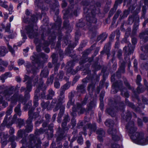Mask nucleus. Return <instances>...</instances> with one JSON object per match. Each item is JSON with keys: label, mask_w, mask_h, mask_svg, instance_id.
<instances>
[{"label": "nucleus", "mask_w": 148, "mask_h": 148, "mask_svg": "<svg viewBox=\"0 0 148 148\" xmlns=\"http://www.w3.org/2000/svg\"><path fill=\"white\" fill-rule=\"evenodd\" d=\"M34 25L33 23H30L25 27L26 33L30 38H34L37 33L34 30Z\"/></svg>", "instance_id": "4"}, {"label": "nucleus", "mask_w": 148, "mask_h": 148, "mask_svg": "<svg viewBox=\"0 0 148 148\" xmlns=\"http://www.w3.org/2000/svg\"><path fill=\"white\" fill-rule=\"evenodd\" d=\"M85 25V23L82 20L79 19L78 22L76 23V27L78 28L83 27Z\"/></svg>", "instance_id": "36"}, {"label": "nucleus", "mask_w": 148, "mask_h": 148, "mask_svg": "<svg viewBox=\"0 0 148 148\" xmlns=\"http://www.w3.org/2000/svg\"><path fill=\"white\" fill-rule=\"evenodd\" d=\"M32 57L33 59V61L35 63L38 64V67H40L43 65L42 61L39 58L38 55H35L34 56H33Z\"/></svg>", "instance_id": "17"}, {"label": "nucleus", "mask_w": 148, "mask_h": 148, "mask_svg": "<svg viewBox=\"0 0 148 148\" xmlns=\"http://www.w3.org/2000/svg\"><path fill=\"white\" fill-rule=\"evenodd\" d=\"M74 97V94L71 93L70 95L69 96V101L68 102L66 107L68 108H70L71 106H73L74 105V101H72Z\"/></svg>", "instance_id": "22"}, {"label": "nucleus", "mask_w": 148, "mask_h": 148, "mask_svg": "<svg viewBox=\"0 0 148 148\" xmlns=\"http://www.w3.org/2000/svg\"><path fill=\"white\" fill-rule=\"evenodd\" d=\"M59 6L58 1L57 0H55V2L53 3L51 5V9L53 12H55L56 9L58 8Z\"/></svg>", "instance_id": "30"}, {"label": "nucleus", "mask_w": 148, "mask_h": 148, "mask_svg": "<svg viewBox=\"0 0 148 148\" xmlns=\"http://www.w3.org/2000/svg\"><path fill=\"white\" fill-rule=\"evenodd\" d=\"M112 87L114 90V93H116L120 90L121 92V95H123V91L124 90H126V88L123 86V82L121 80H116L113 82Z\"/></svg>", "instance_id": "3"}, {"label": "nucleus", "mask_w": 148, "mask_h": 148, "mask_svg": "<svg viewBox=\"0 0 148 148\" xmlns=\"http://www.w3.org/2000/svg\"><path fill=\"white\" fill-rule=\"evenodd\" d=\"M95 105V102L93 101H90L88 105V108L87 110L89 111L92 110L93 107Z\"/></svg>", "instance_id": "46"}, {"label": "nucleus", "mask_w": 148, "mask_h": 148, "mask_svg": "<svg viewBox=\"0 0 148 148\" xmlns=\"http://www.w3.org/2000/svg\"><path fill=\"white\" fill-rule=\"evenodd\" d=\"M91 65V64L87 63L85 65H84V64L79 65V66L81 71H84L85 69H90Z\"/></svg>", "instance_id": "38"}, {"label": "nucleus", "mask_w": 148, "mask_h": 148, "mask_svg": "<svg viewBox=\"0 0 148 148\" xmlns=\"http://www.w3.org/2000/svg\"><path fill=\"white\" fill-rule=\"evenodd\" d=\"M55 52L57 53L58 54V53L59 54L60 60H61L63 59L64 58V54L63 51L62 50L60 49V50H59L57 51H55Z\"/></svg>", "instance_id": "57"}, {"label": "nucleus", "mask_w": 148, "mask_h": 148, "mask_svg": "<svg viewBox=\"0 0 148 148\" xmlns=\"http://www.w3.org/2000/svg\"><path fill=\"white\" fill-rule=\"evenodd\" d=\"M145 90H146V87L145 88L144 86H143L142 84L138 85L136 88L137 91L138 93L143 92Z\"/></svg>", "instance_id": "41"}, {"label": "nucleus", "mask_w": 148, "mask_h": 148, "mask_svg": "<svg viewBox=\"0 0 148 148\" xmlns=\"http://www.w3.org/2000/svg\"><path fill=\"white\" fill-rule=\"evenodd\" d=\"M142 80V78L141 75H138L137 76L136 79V83L138 86L141 84L140 82Z\"/></svg>", "instance_id": "61"}, {"label": "nucleus", "mask_w": 148, "mask_h": 148, "mask_svg": "<svg viewBox=\"0 0 148 148\" xmlns=\"http://www.w3.org/2000/svg\"><path fill=\"white\" fill-rule=\"evenodd\" d=\"M26 92H30L32 89V82L28 81H27L26 83Z\"/></svg>", "instance_id": "37"}, {"label": "nucleus", "mask_w": 148, "mask_h": 148, "mask_svg": "<svg viewBox=\"0 0 148 148\" xmlns=\"http://www.w3.org/2000/svg\"><path fill=\"white\" fill-rule=\"evenodd\" d=\"M8 2L6 1H4L3 2L2 1L0 3V6L7 10L8 8V5L6 4Z\"/></svg>", "instance_id": "58"}, {"label": "nucleus", "mask_w": 148, "mask_h": 148, "mask_svg": "<svg viewBox=\"0 0 148 148\" xmlns=\"http://www.w3.org/2000/svg\"><path fill=\"white\" fill-rule=\"evenodd\" d=\"M92 67L96 71H98L101 69V66L98 64V61H95L92 64Z\"/></svg>", "instance_id": "34"}, {"label": "nucleus", "mask_w": 148, "mask_h": 148, "mask_svg": "<svg viewBox=\"0 0 148 148\" xmlns=\"http://www.w3.org/2000/svg\"><path fill=\"white\" fill-rule=\"evenodd\" d=\"M38 76H36L34 78L33 82V86H35L38 85L40 84V82H43L42 79L41 78H39L38 79Z\"/></svg>", "instance_id": "25"}, {"label": "nucleus", "mask_w": 148, "mask_h": 148, "mask_svg": "<svg viewBox=\"0 0 148 148\" xmlns=\"http://www.w3.org/2000/svg\"><path fill=\"white\" fill-rule=\"evenodd\" d=\"M44 130L42 128H40L39 129H36L35 131L34 134L36 135H39L44 133Z\"/></svg>", "instance_id": "48"}, {"label": "nucleus", "mask_w": 148, "mask_h": 148, "mask_svg": "<svg viewBox=\"0 0 148 148\" xmlns=\"http://www.w3.org/2000/svg\"><path fill=\"white\" fill-rule=\"evenodd\" d=\"M111 49V43L109 42L107 44L105 45L103 50L100 52L101 54L103 55L106 53L107 55V58L108 59L110 55V52Z\"/></svg>", "instance_id": "7"}, {"label": "nucleus", "mask_w": 148, "mask_h": 148, "mask_svg": "<svg viewBox=\"0 0 148 148\" xmlns=\"http://www.w3.org/2000/svg\"><path fill=\"white\" fill-rule=\"evenodd\" d=\"M106 112L111 116H114L115 115L114 108L112 106V104L107 108Z\"/></svg>", "instance_id": "19"}, {"label": "nucleus", "mask_w": 148, "mask_h": 148, "mask_svg": "<svg viewBox=\"0 0 148 148\" xmlns=\"http://www.w3.org/2000/svg\"><path fill=\"white\" fill-rule=\"evenodd\" d=\"M31 72L34 75H36L38 70V68L35 65H33L30 68Z\"/></svg>", "instance_id": "45"}, {"label": "nucleus", "mask_w": 148, "mask_h": 148, "mask_svg": "<svg viewBox=\"0 0 148 148\" xmlns=\"http://www.w3.org/2000/svg\"><path fill=\"white\" fill-rule=\"evenodd\" d=\"M130 34V33H128L127 34V32H126L125 34V36L122 39L121 42L122 43H127L128 45V47H129V46H131V44L129 41H128L127 40V38L128 37L129 35Z\"/></svg>", "instance_id": "32"}, {"label": "nucleus", "mask_w": 148, "mask_h": 148, "mask_svg": "<svg viewBox=\"0 0 148 148\" xmlns=\"http://www.w3.org/2000/svg\"><path fill=\"white\" fill-rule=\"evenodd\" d=\"M8 52L5 47H0V57L5 56Z\"/></svg>", "instance_id": "40"}, {"label": "nucleus", "mask_w": 148, "mask_h": 148, "mask_svg": "<svg viewBox=\"0 0 148 148\" xmlns=\"http://www.w3.org/2000/svg\"><path fill=\"white\" fill-rule=\"evenodd\" d=\"M76 46V44L71 42L68 45V46L65 50L66 53L67 54H70L71 53L72 51Z\"/></svg>", "instance_id": "18"}, {"label": "nucleus", "mask_w": 148, "mask_h": 148, "mask_svg": "<svg viewBox=\"0 0 148 148\" xmlns=\"http://www.w3.org/2000/svg\"><path fill=\"white\" fill-rule=\"evenodd\" d=\"M132 117V115L130 112H127L125 116V120L126 122L130 121Z\"/></svg>", "instance_id": "51"}, {"label": "nucleus", "mask_w": 148, "mask_h": 148, "mask_svg": "<svg viewBox=\"0 0 148 148\" xmlns=\"http://www.w3.org/2000/svg\"><path fill=\"white\" fill-rule=\"evenodd\" d=\"M107 36V35L106 34V33L103 32L98 36L97 39V41L98 42L101 40V42H102L106 39Z\"/></svg>", "instance_id": "26"}, {"label": "nucleus", "mask_w": 148, "mask_h": 148, "mask_svg": "<svg viewBox=\"0 0 148 148\" xmlns=\"http://www.w3.org/2000/svg\"><path fill=\"white\" fill-rule=\"evenodd\" d=\"M96 134L98 135L97 136L98 140L100 142H103V137L104 136L105 134L104 131L102 128H100L97 131Z\"/></svg>", "instance_id": "13"}, {"label": "nucleus", "mask_w": 148, "mask_h": 148, "mask_svg": "<svg viewBox=\"0 0 148 148\" xmlns=\"http://www.w3.org/2000/svg\"><path fill=\"white\" fill-rule=\"evenodd\" d=\"M38 99L39 97L37 95L34 96L33 100L34 106L35 108L38 106Z\"/></svg>", "instance_id": "52"}, {"label": "nucleus", "mask_w": 148, "mask_h": 148, "mask_svg": "<svg viewBox=\"0 0 148 148\" xmlns=\"http://www.w3.org/2000/svg\"><path fill=\"white\" fill-rule=\"evenodd\" d=\"M67 130L61 128L60 127H58V131H57L58 136L56 139L57 142L60 141L63 139L64 137V134L65 132Z\"/></svg>", "instance_id": "8"}, {"label": "nucleus", "mask_w": 148, "mask_h": 148, "mask_svg": "<svg viewBox=\"0 0 148 148\" xmlns=\"http://www.w3.org/2000/svg\"><path fill=\"white\" fill-rule=\"evenodd\" d=\"M17 86H16L15 88L14 86H12L5 89L2 92V94L5 96H10L13 93V92L15 91L16 89Z\"/></svg>", "instance_id": "12"}, {"label": "nucleus", "mask_w": 148, "mask_h": 148, "mask_svg": "<svg viewBox=\"0 0 148 148\" xmlns=\"http://www.w3.org/2000/svg\"><path fill=\"white\" fill-rule=\"evenodd\" d=\"M3 138L1 139V147L2 148L5 147L8 142V141L7 140V138L6 137L5 134H3Z\"/></svg>", "instance_id": "33"}, {"label": "nucleus", "mask_w": 148, "mask_h": 148, "mask_svg": "<svg viewBox=\"0 0 148 148\" xmlns=\"http://www.w3.org/2000/svg\"><path fill=\"white\" fill-rule=\"evenodd\" d=\"M91 8L90 13L89 12L87 14L86 16V19L87 21V25L90 27L89 30L91 32L93 31L94 29H95L96 26L91 27L92 23L96 24L97 21V19L96 17V15L100 12V9L97 8L95 6H92L90 7Z\"/></svg>", "instance_id": "1"}, {"label": "nucleus", "mask_w": 148, "mask_h": 148, "mask_svg": "<svg viewBox=\"0 0 148 148\" xmlns=\"http://www.w3.org/2000/svg\"><path fill=\"white\" fill-rule=\"evenodd\" d=\"M49 71L47 68H45L42 70L40 74V76L43 78H47L48 76Z\"/></svg>", "instance_id": "23"}, {"label": "nucleus", "mask_w": 148, "mask_h": 148, "mask_svg": "<svg viewBox=\"0 0 148 148\" xmlns=\"http://www.w3.org/2000/svg\"><path fill=\"white\" fill-rule=\"evenodd\" d=\"M56 105L55 106V108L53 109V110H55V111H57L59 109H60V110L61 111H64L65 110V107L62 104L60 105H58V108H56Z\"/></svg>", "instance_id": "59"}, {"label": "nucleus", "mask_w": 148, "mask_h": 148, "mask_svg": "<svg viewBox=\"0 0 148 148\" xmlns=\"http://www.w3.org/2000/svg\"><path fill=\"white\" fill-rule=\"evenodd\" d=\"M136 135L133 138V139H132L135 143L140 145L143 139L144 138V134L142 132H136Z\"/></svg>", "instance_id": "6"}, {"label": "nucleus", "mask_w": 148, "mask_h": 148, "mask_svg": "<svg viewBox=\"0 0 148 148\" xmlns=\"http://www.w3.org/2000/svg\"><path fill=\"white\" fill-rule=\"evenodd\" d=\"M12 76V75L11 73L10 72H6L4 74H2L1 76H0V80L2 81V83L4 82L5 80L8 77H11Z\"/></svg>", "instance_id": "24"}, {"label": "nucleus", "mask_w": 148, "mask_h": 148, "mask_svg": "<svg viewBox=\"0 0 148 148\" xmlns=\"http://www.w3.org/2000/svg\"><path fill=\"white\" fill-rule=\"evenodd\" d=\"M77 89L78 91L82 94H84L86 92L85 86L84 84H82L78 85L77 87Z\"/></svg>", "instance_id": "31"}, {"label": "nucleus", "mask_w": 148, "mask_h": 148, "mask_svg": "<svg viewBox=\"0 0 148 148\" xmlns=\"http://www.w3.org/2000/svg\"><path fill=\"white\" fill-rule=\"evenodd\" d=\"M131 126H134V122L133 121L130 120L128 121L125 127L126 129H127L129 127Z\"/></svg>", "instance_id": "62"}, {"label": "nucleus", "mask_w": 148, "mask_h": 148, "mask_svg": "<svg viewBox=\"0 0 148 148\" xmlns=\"http://www.w3.org/2000/svg\"><path fill=\"white\" fill-rule=\"evenodd\" d=\"M70 12V11L69 9H66L62 11V12L63 13V17L64 18H69V15Z\"/></svg>", "instance_id": "56"}, {"label": "nucleus", "mask_w": 148, "mask_h": 148, "mask_svg": "<svg viewBox=\"0 0 148 148\" xmlns=\"http://www.w3.org/2000/svg\"><path fill=\"white\" fill-rule=\"evenodd\" d=\"M128 20L130 21H132V22L134 23L133 26L138 27L139 18L138 17L133 15L130 16L128 17Z\"/></svg>", "instance_id": "14"}, {"label": "nucleus", "mask_w": 148, "mask_h": 148, "mask_svg": "<svg viewBox=\"0 0 148 148\" xmlns=\"http://www.w3.org/2000/svg\"><path fill=\"white\" fill-rule=\"evenodd\" d=\"M57 35L58 36L57 41L61 42L63 36L62 31L60 29H58Z\"/></svg>", "instance_id": "54"}, {"label": "nucleus", "mask_w": 148, "mask_h": 148, "mask_svg": "<svg viewBox=\"0 0 148 148\" xmlns=\"http://www.w3.org/2000/svg\"><path fill=\"white\" fill-rule=\"evenodd\" d=\"M82 2L84 5L86 6V7L84 8V14H86V16L87 14L89 13V12L90 13L91 12V8H90L91 6L93 5L95 6L96 7L95 5H90L88 8L87 7V6L90 5V2L87 0L84 1H82Z\"/></svg>", "instance_id": "10"}, {"label": "nucleus", "mask_w": 148, "mask_h": 148, "mask_svg": "<svg viewBox=\"0 0 148 148\" xmlns=\"http://www.w3.org/2000/svg\"><path fill=\"white\" fill-rule=\"evenodd\" d=\"M0 65H2L5 67H7L8 64V61L3 60L1 58H0Z\"/></svg>", "instance_id": "63"}, {"label": "nucleus", "mask_w": 148, "mask_h": 148, "mask_svg": "<svg viewBox=\"0 0 148 148\" xmlns=\"http://www.w3.org/2000/svg\"><path fill=\"white\" fill-rule=\"evenodd\" d=\"M87 125L88 128H89L91 130L94 132H95L97 130V126L96 123H94L92 124L91 123H88Z\"/></svg>", "instance_id": "35"}, {"label": "nucleus", "mask_w": 148, "mask_h": 148, "mask_svg": "<svg viewBox=\"0 0 148 148\" xmlns=\"http://www.w3.org/2000/svg\"><path fill=\"white\" fill-rule=\"evenodd\" d=\"M123 1V0H116L115 1L113 6V8L115 9V11L117 10L118 5L122 3Z\"/></svg>", "instance_id": "50"}, {"label": "nucleus", "mask_w": 148, "mask_h": 148, "mask_svg": "<svg viewBox=\"0 0 148 148\" xmlns=\"http://www.w3.org/2000/svg\"><path fill=\"white\" fill-rule=\"evenodd\" d=\"M147 144H148V136L146 138H144L140 145H145Z\"/></svg>", "instance_id": "64"}, {"label": "nucleus", "mask_w": 148, "mask_h": 148, "mask_svg": "<svg viewBox=\"0 0 148 148\" xmlns=\"http://www.w3.org/2000/svg\"><path fill=\"white\" fill-rule=\"evenodd\" d=\"M16 122L18 123V126L19 128H20L22 126L24 125L23 119H22L21 118H18Z\"/></svg>", "instance_id": "43"}, {"label": "nucleus", "mask_w": 148, "mask_h": 148, "mask_svg": "<svg viewBox=\"0 0 148 148\" xmlns=\"http://www.w3.org/2000/svg\"><path fill=\"white\" fill-rule=\"evenodd\" d=\"M117 132L116 129H108L107 130L108 133L109 135H111L112 140L114 142L118 141L121 139L120 137L117 134Z\"/></svg>", "instance_id": "5"}, {"label": "nucleus", "mask_w": 148, "mask_h": 148, "mask_svg": "<svg viewBox=\"0 0 148 148\" xmlns=\"http://www.w3.org/2000/svg\"><path fill=\"white\" fill-rule=\"evenodd\" d=\"M104 124L106 127H109L108 129H114L113 128L114 124V122L112 119H106Z\"/></svg>", "instance_id": "16"}, {"label": "nucleus", "mask_w": 148, "mask_h": 148, "mask_svg": "<svg viewBox=\"0 0 148 148\" xmlns=\"http://www.w3.org/2000/svg\"><path fill=\"white\" fill-rule=\"evenodd\" d=\"M49 104L50 102L49 101H48L46 102L43 101L41 103V105L42 108L45 110L49 106Z\"/></svg>", "instance_id": "55"}, {"label": "nucleus", "mask_w": 148, "mask_h": 148, "mask_svg": "<svg viewBox=\"0 0 148 148\" xmlns=\"http://www.w3.org/2000/svg\"><path fill=\"white\" fill-rule=\"evenodd\" d=\"M44 82H40V84L36 86L37 88L35 91L34 96L37 95L39 97V95L41 90L43 89Z\"/></svg>", "instance_id": "21"}, {"label": "nucleus", "mask_w": 148, "mask_h": 148, "mask_svg": "<svg viewBox=\"0 0 148 148\" xmlns=\"http://www.w3.org/2000/svg\"><path fill=\"white\" fill-rule=\"evenodd\" d=\"M125 63L123 62H122L118 68V70L121 72L122 73H125Z\"/></svg>", "instance_id": "42"}, {"label": "nucleus", "mask_w": 148, "mask_h": 148, "mask_svg": "<svg viewBox=\"0 0 148 148\" xmlns=\"http://www.w3.org/2000/svg\"><path fill=\"white\" fill-rule=\"evenodd\" d=\"M63 27L66 30V33H70L72 32L69 22L68 20H65L64 21L63 23Z\"/></svg>", "instance_id": "15"}, {"label": "nucleus", "mask_w": 148, "mask_h": 148, "mask_svg": "<svg viewBox=\"0 0 148 148\" xmlns=\"http://www.w3.org/2000/svg\"><path fill=\"white\" fill-rule=\"evenodd\" d=\"M28 134L26 133L24 129H20L17 132V136L19 138H22L23 136L27 137Z\"/></svg>", "instance_id": "29"}, {"label": "nucleus", "mask_w": 148, "mask_h": 148, "mask_svg": "<svg viewBox=\"0 0 148 148\" xmlns=\"http://www.w3.org/2000/svg\"><path fill=\"white\" fill-rule=\"evenodd\" d=\"M49 42H54L56 39V36L55 34L52 33L49 36Z\"/></svg>", "instance_id": "53"}, {"label": "nucleus", "mask_w": 148, "mask_h": 148, "mask_svg": "<svg viewBox=\"0 0 148 148\" xmlns=\"http://www.w3.org/2000/svg\"><path fill=\"white\" fill-rule=\"evenodd\" d=\"M54 20L55 21V23H54L52 24V29H56L58 28V29H60L62 23L61 18L57 17V19Z\"/></svg>", "instance_id": "11"}, {"label": "nucleus", "mask_w": 148, "mask_h": 148, "mask_svg": "<svg viewBox=\"0 0 148 148\" xmlns=\"http://www.w3.org/2000/svg\"><path fill=\"white\" fill-rule=\"evenodd\" d=\"M94 47V45H92L89 48L84 50L82 53V56L79 59V65L84 64L88 62V63L91 64V65L92 62L94 60V57L92 56L91 57H88V55L93 50Z\"/></svg>", "instance_id": "2"}, {"label": "nucleus", "mask_w": 148, "mask_h": 148, "mask_svg": "<svg viewBox=\"0 0 148 148\" xmlns=\"http://www.w3.org/2000/svg\"><path fill=\"white\" fill-rule=\"evenodd\" d=\"M18 95L17 94H14L11 98V99L12 101L13 102H16L17 101L18 98Z\"/></svg>", "instance_id": "60"}, {"label": "nucleus", "mask_w": 148, "mask_h": 148, "mask_svg": "<svg viewBox=\"0 0 148 148\" xmlns=\"http://www.w3.org/2000/svg\"><path fill=\"white\" fill-rule=\"evenodd\" d=\"M129 130V134H131V135L130 136L131 139H133V138L134 137V134L136 133L137 130V129L135 126H131L129 127L127 129Z\"/></svg>", "instance_id": "20"}, {"label": "nucleus", "mask_w": 148, "mask_h": 148, "mask_svg": "<svg viewBox=\"0 0 148 148\" xmlns=\"http://www.w3.org/2000/svg\"><path fill=\"white\" fill-rule=\"evenodd\" d=\"M46 88L45 89L42 90V92H41L40 94L39 95V99H45L46 95Z\"/></svg>", "instance_id": "47"}, {"label": "nucleus", "mask_w": 148, "mask_h": 148, "mask_svg": "<svg viewBox=\"0 0 148 148\" xmlns=\"http://www.w3.org/2000/svg\"><path fill=\"white\" fill-rule=\"evenodd\" d=\"M64 97L59 96L58 97L57 102L56 104V108H58V105H61L62 104V103H63V101L64 99Z\"/></svg>", "instance_id": "49"}, {"label": "nucleus", "mask_w": 148, "mask_h": 148, "mask_svg": "<svg viewBox=\"0 0 148 148\" xmlns=\"http://www.w3.org/2000/svg\"><path fill=\"white\" fill-rule=\"evenodd\" d=\"M42 14L40 13H36L35 14H33L31 16L30 21L31 23H33V25L36 24L38 22V18H41Z\"/></svg>", "instance_id": "9"}, {"label": "nucleus", "mask_w": 148, "mask_h": 148, "mask_svg": "<svg viewBox=\"0 0 148 148\" xmlns=\"http://www.w3.org/2000/svg\"><path fill=\"white\" fill-rule=\"evenodd\" d=\"M119 111L122 112L124 111L125 108V105L123 101L120 102L119 103Z\"/></svg>", "instance_id": "44"}, {"label": "nucleus", "mask_w": 148, "mask_h": 148, "mask_svg": "<svg viewBox=\"0 0 148 148\" xmlns=\"http://www.w3.org/2000/svg\"><path fill=\"white\" fill-rule=\"evenodd\" d=\"M25 128L24 130L26 133L31 132L33 129V125H26L25 127Z\"/></svg>", "instance_id": "39"}, {"label": "nucleus", "mask_w": 148, "mask_h": 148, "mask_svg": "<svg viewBox=\"0 0 148 148\" xmlns=\"http://www.w3.org/2000/svg\"><path fill=\"white\" fill-rule=\"evenodd\" d=\"M125 102L126 105L129 107L133 109H135L136 111L138 110V108L136 107L135 106L133 103L130 102L127 99L125 98Z\"/></svg>", "instance_id": "27"}, {"label": "nucleus", "mask_w": 148, "mask_h": 148, "mask_svg": "<svg viewBox=\"0 0 148 148\" xmlns=\"http://www.w3.org/2000/svg\"><path fill=\"white\" fill-rule=\"evenodd\" d=\"M125 102L126 105L129 107L133 109H135L136 111L138 110V108L136 107L135 106L133 103L130 102L127 99L125 98Z\"/></svg>", "instance_id": "28"}]
</instances>
